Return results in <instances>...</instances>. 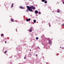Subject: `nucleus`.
Masks as SVG:
<instances>
[{
    "label": "nucleus",
    "mask_w": 64,
    "mask_h": 64,
    "mask_svg": "<svg viewBox=\"0 0 64 64\" xmlns=\"http://www.w3.org/2000/svg\"><path fill=\"white\" fill-rule=\"evenodd\" d=\"M11 21L12 22H14V21H13V20H12Z\"/></svg>",
    "instance_id": "obj_15"
},
{
    "label": "nucleus",
    "mask_w": 64,
    "mask_h": 64,
    "mask_svg": "<svg viewBox=\"0 0 64 64\" xmlns=\"http://www.w3.org/2000/svg\"><path fill=\"white\" fill-rule=\"evenodd\" d=\"M7 52V51H5V52H4V53H6Z\"/></svg>",
    "instance_id": "obj_17"
},
{
    "label": "nucleus",
    "mask_w": 64,
    "mask_h": 64,
    "mask_svg": "<svg viewBox=\"0 0 64 64\" xmlns=\"http://www.w3.org/2000/svg\"><path fill=\"white\" fill-rule=\"evenodd\" d=\"M5 43H6V42L5 41Z\"/></svg>",
    "instance_id": "obj_20"
},
{
    "label": "nucleus",
    "mask_w": 64,
    "mask_h": 64,
    "mask_svg": "<svg viewBox=\"0 0 64 64\" xmlns=\"http://www.w3.org/2000/svg\"><path fill=\"white\" fill-rule=\"evenodd\" d=\"M3 36H4L3 34H2L1 35V36H2V37H3Z\"/></svg>",
    "instance_id": "obj_10"
},
{
    "label": "nucleus",
    "mask_w": 64,
    "mask_h": 64,
    "mask_svg": "<svg viewBox=\"0 0 64 64\" xmlns=\"http://www.w3.org/2000/svg\"><path fill=\"white\" fill-rule=\"evenodd\" d=\"M20 8H21V9H24V7H23L22 6H20Z\"/></svg>",
    "instance_id": "obj_5"
},
{
    "label": "nucleus",
    "mask_w": 64,
    "mask_h": 64,
    "mask_svg": "<svg viewBox=\"0 0 64 64\" xmlns=\"http://www.w3.org/2000/svg\"><path fill=\"white\" fill-rule=\"evenodd\" d=\"M42 2H45V0H42Z\"/></svg>",
    "instance_id": "obj_12"
},
{
    "label": "nucleus",
    "mask_w": 64,
    "mask_h": 64,
    "mask_svg": "<svg viewBox=\"0 0 64 64\" xmlns=\"http://www.w3.org/2000/svg\"><path fill=\"white\" fill-rule=\"evenodd\" d=\"M36 20H34V22L35 23H36Z\"/></svg>",
    "instance_id": "obj_7"
},
{
    "label": "nucleus",
    "mask_w": 64,
    "mask_h": 64,
    "mask_svg": "<svg viewBox=\"0 0 64 64\" xmlns=\"http://www.w3.org/2000/svg\"><path fill=\"white\" fill-rule=\"evenodd\" d=\"M35 14H37V13H38V12L37 10H36L35 12Z\"/></svg>",
    "instance_id": "obj_3"
},
{
    "label": "nucleus",
    "mask_w": 64,
    "mask_h": 64,
    "mask_svg": "<svg viewBox=\"0 0 64 64\" xmlns=\"http://www.w3.org/2000/svg\"><path fill=\"white\" fill-rule=\"evenodd\" d=\"M26 7L28 9L26 10V12H28V10H29L30 11V12H32V8H31V7H29L28 6H27Z\"/></svg>",
    "instance_id": "obj_1"
},
{
    "label": "nucleus",
    "mask_w": 64,
    "mask_h": 64,
    "mask_svg": "<svg viewBox=\"0 0 64 64\" xmlns=\"http://www.w3.org/2000/svg\"><path fill=\"white\" fill-rule=\"evenodd\" d=\"M38 13L39 14H41V12H39Z\"/></svg>",
    "instance_id": "obj_16"
},
{
    "label": "nucleus",
    "mask_w": 64,
    "mask_h": 64,
    "mask_svg": "<svg viewBox=\"0 0 64 64\" xmlns=\"http://www.w3.org/2000/svg\"><path fill=\"white\" fill-rule=\"evenodd\" d=\"M49 26H50V25H49Z\"/></svg>",
    "instance_id": "obj_24"
},
{
    "label": "nucleus",
    "mask_w": 64,
    "mask_h": 64,
    "mask_svg": "<svg viewBox=\"0 0 64 64\" xmlns=\"http://www.w3.org/2000/svg\"><path fill=\"white\" fill-rule=\"evenodd\" d=\"M31 19L30 18H29L28 19H27L26 20V21L28 22L29 21H30Z\"/></svg>",
    "instance_id": "obj_4"
},
{
    "label": "nucleus",
    "mask_w": 64,
    "mask_h": 64,
    "mask_svg": "<svg viewBox=\"0 0 64 64\" xmlns=\"http://www.w3.org/2000/svg\"><path fill=\"white\" fill-rule=\"evenodd\" d=\"M30 51H31V50H30Z\"/></svg>",
    "instance_id": "obj_22"
},
{
    "label": "nucleus",
    "mask_w": 64,
    "mask_h": 64,
    "mask_svg": "<svg viewBox=\"0 0 64 64\" xmlns=\"http://www.w3.org/2000/svg\"><path fill=\"white\" fill-rule=\"evenodd\" d=\"M62 25H63V26H64V24H63Z\"/></svg>",
    "instance_id": "obj_23"
},
{
    "label": "nucleus",
    "mask_w": 64,
    "mask_h": 64,
    "mask_svg": "<svg viewBox=\"0 0 64 64\" xmlns=\"http://www.w3.org/2000/svg\"><path fill=\"white\" fill-rule=\"evenodd\" d=\"M17 32V31H16V32Z\"/></svg>",
    "instance_id": "obj_26"
},
{
    "label": "nucleus",
    "mask_w": 64,
    "mask_h": 64,
    "mask_svg": "<svg viewBox=\"0 0 64 64\" xmlns=\"http://www.w3.org/2000/svg\"><path fill=\"white\" fill-rule=\"evenodd\" d=\"M36 40H38V37L36 38Z\"/></svg>",
    "instance_id": "obj_11"
},
{
    "label": "nucleus",
    "mask_w": 64,
    "mask_h": 64,
    "mask_svg": "<svg viewBox=\"0 0 64 64\" xmlns=\"http://www.w3.org/2000/svg\"><path fill=\"white\" fill-rule=\"evenodd\" d=\"M48 43L49 44H51L52 43V42H51L50 41H48Z\"/></svg>",
    "instance_id": "obj_6"
},
{
    "label": "nucleus",
    "mask_w": 64,
    "mask_h": 64,
    "mask_svg": "<svg viewBox=\"0 0 64 64\" xmlns=\"http://www.w3.org/2000/svg\"><path fill=\"white\" fill-rule=\"evenodd\" d=\"M36 56L37 57V54H36Z\"/></svg>",
    "instance_id": "obj_19"
},
{
    "label": "nucleus",
    "mask_w": 64,
    "mask_h": 64,
    "mask_svg": "<svg viewBox=\"0 0 64 64\" xmlns=\"http://www.w3.org/2000/svg\"><path fill=\"white\" fill-rule=\"evenodd\" d=\"M60 48H61V47H60Z\"/></svg>",
    "instance_id": "obj_25"
},
{
    "label": "nucleus",
    "mask_w": 64,
    "mask_h": 64,
    "mask_svg": "<svg viewBox=\"0 0 64 64\" xmlns=\"http://www.w3.org/2000/svg\"><path fill=\"white\" fill-rule=\"evenodd\" d=\"M13 5H14V4H12V7L13 6Z\"/></svg>",
    "instance_id": "obj_13"
},
{
    "label": "nucleus",
    "mask_w": 64,
    "mask_h": 64,
    "mask_svg": "<svg viewBox=\"0 0 64 64\" xmlns=\"http://www.w3.org/2000/svg\"><path fill=\"white\" fill-rule=\"evenodd\" d=\"M24 59H26V57H24Z\"/></svg>",
    "instance_id": "obj_18"
},
{
    "label": "nucleus",
    "mask_w": 64,
    "mask_h": 64,
    "mask_svg": "<svg viewBox=\"0 0 64 64\" xmlns=\"http://www.w3.org/2000/svg\"><path fill=\"white\" fill-rule=\"evenodd\" d=\"M32 30L30 29V32H32Z\"/></svg>",
    "instance_id": "obj_8"
},
{
    "label": "nucleus",
    "mask_w": 64,
    "mask_h": 64,
    "mask_svg": "<svg viewBox=\"0 0 64 64\" xmlns=\"http://www.w3.org/2000/svg\"><path fill=\"white\" fill-rule=\"evenodd\" d=\"M63 4H64V2H63Z\"/></svg>",
    "instance_id": "obj_21"
},
{
    "label": "nucleus",
    "mask_w": 64,
    "mask_h": 64,
    "mask_svg": "<svg viewBox=\"0 0 64 64\" xmlns=\"http://www.w3.org/2000/svg\"><path fill=\"white\" fill-rule=\"evenodd\" d=\"M30 7L31 8H32V9H33V10H35V8L33 6H31Z\"/></svg>",
    "instance_id": "obj_2"
},
{
    "label": "nucleus",
    "mask_w": 64,
    "mask_h": 64,
    "mask_svg": "<svg viewBox=\"0 0 64 64\" xmlns=\"http://www.w3.org/2000/svg\"><path fill=\"white\" fill-rule=\"evenodd\" d=\"M57 12H58V13H60V12L59 10H58Z\"/></svg>",
    "instance_id": "obj_9"
},
{
    "label": "nucleus",
    "mask_w": 64,
    "mask_h": 64,
    "mask_svg": "<svg viewBox=\"0 0 64 64\" xmlns=\"http://www.w3.org/2000/svg\"><path fill=\"white\" fill-rule=\"evenodd\" d=\"M47 2L46 1H45L44 2V3H47Z\"/></svg>",
    "instance_id": "obj_14"
}]
</instances>
